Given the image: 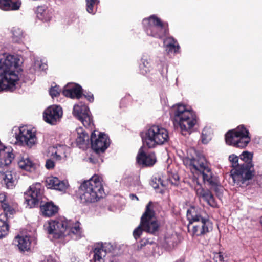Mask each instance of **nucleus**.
<instances>
[{
    "instance_id": "obj_1",
    "label": "nucleus",
    "mask_w": 262,
    "mask_h": 262,
    "mask_svg": "<svg viewBox=\"0 0 262 262\" xmlns=\"http://www.w3.org/2000/svg\"><path fill=\"white\" fill-rule=\"evenodd\" d=\"M20 60L14 55H0V91H13L19 80L18 75Z\"/></svg>"
},
{
    "instance_id": "obj_2",
    "label": "nucleus",
    "mask_w": 262,
    "mask_h": 262,
    "mask_svg": "<svg viewBox=\"0 0 262 262\" xmlns=\"http://www.w3.org/2000/svg\"><path fill=\"white\" fill-rule=\"evenodd\" d=\"M170 115L174 125L179 127L182 134H190L197 123L195 112L187 105H173L170 110Z\"/></svg>"
},
{
    "instance_id": "obj_3",
    "label": "nucleus",
    "mask_w": 262,
    "mask_h": 262,
    "mask_svg": "<svg viewBox=\"0 0 262 262\" xmlns=\"http://www.w3.org/2000/svg\"><path fill=\"white\" fill-rule=\"evenodd\" d=\"M188 230L193 235L200 236L210 231L212 223L205 211L199 207L191 206L187 211Z\"/></svg>"
},
{
    "instance_id": "obj_4",
    "label": "nucleus",
    "mask_w": 262,
    "mask_h": 262,
    "mask_svg": "<svg viewBox=\"0 0 262 262\" xmlns=\"http://www.w3.org/2000/svg\"><path fill=\"white\" fill-rule=\"evenodd\" d=\"M102 178L94 175L89 180L83 182L79 189L80 201L83 204L94 203L104 195Z\"/></svg>"
},
{
    "instance_id": "obj_5",
    "label": "nucleus",
    "mask_w": 262,
    "mask_h": 262,
    "mask_svg": "<svg viewBox=\"0 0 262 262\" xmlns=\"http://www.w3.org/2000/svg\"><path fill=\"white\" fill-rule=\"evenodd\" d=\"M14 158L11 147L0 144V182L7 189H13L16 185V173L12 170L4 171L3 167L10 164Z\"/></svg>"
},
{
    "instance_id": "obj_6",
    "label": "nucleus",
    "mask_w": 262,
    "mask_h": 262,
    "mask_svg": "<svg viewBox=\"0 0 262 262\" xmlns=\"http://www.w3.org/2000/svg\"><path fill=\"white\" fill-rule=\"evenodd\" d=\"M239 157L235 154L229 156L228 160L232 169L230 171V177L234 185L239 187L247 185V181L253 177V170L249 165L239 164Z\"/></svg>"
},
{
    "instance_id": "obj_7",
    "label": "nucleus",
    "mask_w": 262,
    "mask_h": 262,
    "mask_svg": "<svg viewBox=\"0 0 262 262\" xmlns=\"http://www.w3.org/2000/svg\"><path fill=\"white\" fill-rule=\"evenodd\" d=\"M169 138L168 130L160 125L149 126L142 135L143 142L149 148L165 144Z\"/></svg>"
},
{
    "instance_id": "obj_8",
    "label": "nucleus",
    "mask_w": 262,
    "mask_h": 262,
    "mask_svg": "<svg viewBox=\"0 0 262 262\" xmlns=\"http://www.w3.org/2000/svg\"><path fill=\"white\" fill-rule=\"evenodd\" d=\"M250 141L249 132L243 125L228 131L225 135L226 144L237 148L246 147Z\"/></svg>"
},
{
    "instance_id": "obj_9",
    "label": "nucleus",
    "mask_w": 262,
    "mask_h": 262,
    "mask_svg": "<svg viewBox=\"0 0 262 262\" xmlns=\"http://www.w3.org/2000/svg\"><path fill=\"white\" fill-rule=\"evenodd\" d=\"M144 29L146 34L157 38H161L168 32L166 23H163L155 15L144 18L142 21Z\"/></svg>"
},
{
    "instance_id": "obj_10",
    "label": "nucleus",
    "mask_w": 262,
    "mask_h": 262,
    "mask_svg": "<svg viewBox=\"0 0 262 262\" xmlns=\"http://www.w3.org/2000/svg\"><path fill=\"white\" fill-rule=\"evenodd\" d=\"M151 206V202H149L141 217L140 224L133 232L134 237L136 239L140 237L143 231L152 233L158 230V225L155 218L154 212L150 208Z\"/></svg>"
},
{
    "instance_id": "obj_11",
    "label": "nucleus",
    "mask_w": 262,
    "mask_h": 262,
    "mask_svg": "<svg viewBox=\"0 0 262 262\" xmlns=\"http://www.w3.org/2000/svg\"><path fill=\"white\" fill-rule=\"evenodd\" d=\"M12 134L15 136L16 142L23 146L31 148L37 143L35 131L30 127L14 126L12 129Z\"/></svg>"
},
{
    "instance_id": "obj_12",
    "label": "nucleus",
    "mask_w": 262,
    "mask_h": 262,
    "mask_svg": "<svg viewBox=\"0 0 262 262\" xmlns=\"http://www.w3.org/2000/svg\"><path fill=\"white\" fill-rule=\"evenodd\" d=\"M68 223V221L64 218H59L49 221L44 225V228L50 238L62 240L66 236Z\"/></svg>"
},
{
    "instance_id": "obj_13",
    "label": "nucleus",
    "mask_w": 262,
    "mask_h": 262,
    "mask_svg": "<svg viewBox=\"0 0 262 262\" xmlns=\"http://www.w3.org/2000/svg\"><path fill=\"white\" fill-rule=\"evenodd\" d=\"M42 193V185L40 183L31 185L24 194L27 206L31 208L38 205L41 199Z\"/></svg>"
},
{
    "instance_id": "obj_14",
    "label": "nucleus",
    "mask_w": 262,
    "mask_h": 262,
    "mask_svg": "<svg viewBox=\"0 0 262 262\" xmlns=\"http://www.w3.org/2000/svg\"><path fill=\"white\" fill-rule=\"evenodd\" d=\"M91 142L92 148L96 153L104 152L110 144V140L108 136L97 130H94L92 133Z\"/></svg>"
},
{
    "instance_id": "obj_15",
    "label": "nucleus",
    "mask_w": 262,
    "mask_h": 262,
    "mask_svg": "<svg viewBox=\"0 0 262 262\" xmlns=\"http://www.w3.org/2000/svg\"><path fill=\"white\" fill-rule=\"evenodd\" d=\"M184 164L188 168L192 173L199 175L208 166L206 160L203 156L197 155L195 157H185L183 160Z\"/></svg>"
},
{
    "instance_id": "obj_16",
    "label": "nucleus",
    "mask_w": 262,
    "mask_h": 262,
    "mask_svg": "<svg viewBox=\"0 0 262 262\" xmlns=\"http://www.w3.org/2000/svg\"><path fill=\"white\" fill-rule=\"evenodd\" d=\"M62 108L58 105H51L46 108L43 114V120L48 123L55 125L62 117Z\"/></svg>"
},
{
    "instance_id": "obj_17",
    "label": "nucleus",
    "mask_w": 262,
    "mask_h": 262,
    "mask_svg": "<svg viewBox=\"0 0 262 262\" xmlns=\"http://www.w3.org/2000/svg\"><path fill=\"white\" fill-rule=\"evenodd\" d=\"M69 148L65 145H58L56 146H50L47 151V156L57 161L65 160L67 157V152Z\"/></svg>"
},
{
    "instance_id": "obj_18",
    "label": "nucleus",
    "mask_w": 262,
    "mask_h": 262,
    "mask_svg": "<svg viewBox=\"0 0 262 262\" xmlns=\"http://www.w3.org/2000/svg\"><path fill=\"white\" fill-rule=\"evenodd\" d=\"M196 183L197 186L195 187L194 189L196 195L199 198L202 199L206 202L209 206L214 208L216 207L217 206V203L210 191L203 189L197 180H196Z\"/></svg>"
},
{
    "instance_id": "obj_19",
    "label": "nucleus",
    "mask_w": 262,
    "mask_h": 262,
    "mask_svg": "<svg viewBox=\"0 0 262 262\" xmlns=\"http://www.w3.org/2000/svg\"><path fill=\"white\" fill-rule=\"evenodd\" d=\"M45 184L49 189H53L62 192H65L69 186L67 181H61L58 178L49 177L46 178Z\"/></svg>"
},
{
    "instance_id": "obj_20",
    "label": "nucleus",
    "mask_w": 262,
    "mask_h": 262,
    "mask_svg": "<svg viewBox=\"0 0 262 262\" xmlns=\"http://www.w3.org/2000/svg\"><path fill=\"white\" fill-rule=\"evenodd\" d=\"M112 246L109 243L97 244L93 248L94 262H103L106 253L110 251Z\"/></svg>"
},
{
    "instance_id": "obj_21",
    "label": "nucleus",
    "mask_w": 262,
    "mask_h": 262,
    "mask_svg": "<svg viewBox=\"0 0 262 262\" xmlns=\"http://www.w3.org/2000/svg\"><path fill=\"white\" fill-rule=\"evenodd\" d=\"M17 162L20 169L30 172H35L39 166L25 155L19 156L17 159Z\"/></svg>"
},
{
    "instance_id": "obj_22",
    "label": "nucleus",
    "mask_w": 262,
    "mask_h": 262,
    "mask_svg": "<svg viewBox=\"0 0 262 262\" xmlns=\"http://www.w3.org/2000/svg\"><path fill=\"white\" fill-rule=\"evenodd\" d=\"M137 162L143 166H151L155 164L157 158L154 153H145L141 148L137 156Z\"/></svg>"
},
{
    "instance_id": "obj_23",
    "label": "nucleus",
    "mask_w": 262,
    "mask_h": 262,
    "mask_svg": "<svg viewBox=\"0 0 262 262\" xmlns=\"http://www.w3.org/2000/svg\"><path fill=\"white\" fill-rule=\"evenodd\" d=\"M63 94L72 99H79L82 96V88L79 84L72 83L68 84L62 92Z\"/></svg>"
},
{
    "instance_id": "obj_24",
    "label": "nucleus",
    "mask_w": 262,
    "mask_h": 262,
    "mask_svg": "<svg viewBox=\"0 0 262 262\" xmlns=\"http://www.w3.org/2000/svg\"><path fill=\"white\" fill-rule=\"evenodd\" d=\"M68 226L67 227L66 236H70L71 238L74 240L80 239L82 236V232L80 223L78 222H72L68 221Z\"/></svg>"
},
{
    "instance_id": "obj_25",
    "label": "nucleus",
    "mask_w": 262,
    "mask_h": 262,
    "mask_svg": "<svg viewBox=\"0 0 262 262\" xmlns=\"http://www.w3.org/2000/svg\"><path fill=\"white\" fill-rule=\"evenodd\" d=\"M163 46L165 51L168 54L175 55L180 52V47L177 40L172 37H168L164 39Z\"/></svg>"
},
{
    "instance_id": "obj_26",
    "label": "nucleus",
    "mask_w": 262,
    "mask_h": 262,
    "mask_svg": "<svg viewBox=\"0 0 262 262\" xmlns=\"http://www.w3.org/2000/svg\"><path fill=\"white\" fill-rule=\"evenodd\" d=\"M21 5L20 0H0V9L5 11H16Z\"/></svg>"
},
{
    "instance_id": "obj_27",
    "label": "nucleus",
    "mask_w": 262,
    "mask_h": 262,
    "mask_svg": "<svg viewBox=\"0 0 262 262\" xmlns=\"http://www.w3.org/2000/svg\"><path fill=\"white\" fill-rule=\"evenodd\" d=\"M199 174L202 176L204 183L207 184L209 186L215 185L216 181H217L216 177L213 175L208 165L203 170L201 171Z\"/></svg>"
},
{
    "instance_id": "obj_28",
    "label": "nucleus",
    "mask_w": 262,
    "mask_h": 262,
    "mask_svg": "<svg viewBox=\"0 0 262 262\" xmlns=\"http://www.w3.org/2000/svg\"><path fill=\"white\" fill-rule=\"evenodd\" d=\"M77 136L76 141L79 148L85 147L89 143V137L82 127H79L76 129Z\"/></svg>"
},
{
    "instance_id": "obj_29",
    "label": "nucleus",
    "mask_w": 262,
    "mask_h": 262,
    "mask_svg": "<svg viewBox=\"0 0 262 262\" xmlns=\"http://www.w3.org/2000/svg\"><path fill=\"white\" fill-rule=\"evenodd\" d=\"M37 18L42 21H48L52 18V12L45 6H38L36 10Z\"/></svg>"
},
{
    "instance_id": "obj_30",
    "label": "nucleus",
    "mask_w": 262,
    "mask_h": 262,
    "mask_svg": "<svg viewBox=\"0 0 262 262\" xmlns=\"http://www.w3.org/2000/svg\"><path fill=\"white\" fill-rule=\"evenodd\" d=\"M78 109H79L78 106H76L75 112L78 116V118L77 119L81 122L83 126L86 128L92 129L94 123L91 112L85 113V114L81 117V116H79V113L77 112Z\"/></svg>"
},
{
    "instance_id": "obj_31",
    "label": "nucleus",
    "mask_w": 262,
    "mask_h": 262,
    "mask_svg": "<svg viewBox=\"0 0 262 262\" xmlns=\"http://www.w3.org/2000/svg\"><path fill=\"white\" fill-rule=\"evenodd\" d=\"M40 210L42 214L47 217L55 215L58 210V208L51 202H48L41 206Z\"/></svg>"
},
{
    "instance_id": "obj_32",
    "label": "nucleus",
    "mask_w": 262,
    "mask_h": 262,
    "mask_svg": "<svg viewBox=\"0 0 262 262\" xmlns=\"http://www.w3.org/2000/svg\"><path fill=\"white\" fill-rule=\"evenodd\" d=\"M15 242L21 251H28L30 249L31 242L30 237L28 236H17L15 238Z\"/></svg>"
},
{
    "instance_id": "obj_33",
    "label": "nucleus",
    "mask_w": 262,
    "mask_h": 262,
    "mask_svg": "<svg viewBox=\"0 0 262 262\" xmlns=\"http://www.w3.org/2000/svg\"><path fill=\"white\" fill-rule=\"evenodd\" d=\"M151 69V66L150 61L146 57H143L141 59L139 64V70L142 74L145 75L150 72Z\"/></svg>"
},
{
    "instance_id": "obj_34",
    "label": "nucleus",
    "mask_w": 262,
    "mask_h": 262,
    "mask_svg": "<svg viewBox=\"0 0 262 262\" xmlns=\"http://www.w3.org/2000/svg\"><path fill=\"white\" fill-rule=\"evenodd\" d=\"M11 37L13 42L19 43L20 42L23 38V30L19 27H13L11 31Z\"/></svg>"
},
{
    "instance_id": "obj_35",
    "label": "nucleus",
    "mask_w": 262,
    "mask_h": 262,
    "mask_svg": "<svg viewBox=\"0 0 262 262\" xmlns=\"http://www.w3.org/2000/svg\"><path fill=\"white\" fill-rule=\"evenodd\" d=\"M253 158V154L248 151H243L239 156L241 160L244 162V163H242L243 165H250L251 167V169L254 172V168L253 165L251 163Z\"/></svg>"
},
{
    "instance_id": "obj_36",
    "label": "nucleus",
    "mask_w": 262,
    "mask_h": 262,
    "mask_svg": "<svg viewBox=\"0 0 262 262\" xmlns=\"http://www.w3.org/2000/svg\"><path fill=\"white\" fill-rule=\"evenodd\" d=\"M86 11L91 14H95L97 11V6L99 3V0H85Z\"/></svg>"
},
{
    "instance_id": "obj_37",
    "label": "nucleus",
    "mask_w": 262,
    "mask_h": 262,
    "mask_svg": "<svg viewBox=\"0 0 262 262\" xmlns=\"http://www.w3.org/2000/svg\"><path fill=\"white\" fill-rule=\"evenodd\" d=\"M1 207L7 215H12L15 212L17 204L15 203H9L8 201L1 205Z\"/></svg>"
},
{
    "instance_id": "obj_38",
    "label": "nucleus",
    "mask_w": 262,
    "mask_h": 262,
    "mask_svg": "<svg viewBox=\"0 0 262 262\" xmlns=\"http://www.w3.org/2000/svg\"><path fill=\"white\" fill-rule=\"evenodd\" d=\"M212 130L209 127H205L202 132L201 140L203 144H207L211 139Z\"/></svg>"
},
{
    "instance_id": "obj_39",
    "label": "nucleus",
    "mask_w": 262,
    "mask_h": 262,
    "mask_svg": "<svg viewBox=\"0 0 262 262\" xmlns=\"http://www.w3.org/2000/svg\"><path fill=\"white\" fill-rule=\"evenodd\" d=\"M76 106H78L79 109H78L77 112L79 113V115H80L79 116H81V117L83 116V115L85 114V113H88L89 112H90L88 106L85 105V104H83L81 102L75 104L73 107V114L77 118H78V116L75 112V109Z\"/></svg>"
},
{
    "instance_id": "obj_40",
    "label": "nucleus",
    "mask_w": 262,
    "mask_h": 262,
    "mask_svg": "<svg viewBox=\"0 0 262 262\" xmlns=\"http://www.w3.org/2000/svg\"><path fill=\"white\" fill-rule=\"evenodd\" d=\"M9 226L8 223L0 219V239L8 234Z\"/></svg>"
},
{
    "instance_id": "obj_41",
    "label": "nucleus",
    "mask_w": 262,
    "mask_h": 262,
    "mask_svg": "<svg viewBox=\"0 0 262 262\" xmlns=\"http://www.w3.org/2000/svg\"><path fill=\"white\" fill-rule=\"evenodd\" d=\"M33 68L34 71H43L47 68L46 63H43L39 58H35L34 60Z\"/></svg>"
},
{
    "instance_id": "obj_42",
    "label": "nucleus",
    "mask_w": 262,
    "mask_h": 262,
    "mask_svg": "<svg viewBox=\"0 0 262 262\" xmlns=\"http://www.w3.org/2000/svg\"><path fill=\"white\" fill-rule=\"evenodd\" d=\"M60 90L59 86L55 85V86L52 87L49 93L51 96L53 98L55 97H57L59 95Z\"/></svg>"
},
{
    "instance_id": "obj_43",
    "label": "nucleus",
    "mask_w": 262,
    "mask_h": 262,
    "mask_svg": "<svg viewBox=\"0 0 262 262\" xmlns=\"http://www.w3.org/2000/svg\"><path fill=\"white\" fill-rule=\"evenodd\" d=\"M211 189H213L218 196H220L223 192V188L219 185L217 181H216L215 186H210Z\"/></svg>"
},
{
    "instance_id": "obj_44",
    "label": "nucleus",
    "mask_w": 262,
    "mask_h": 262,
    "mask_svg": "<svg viewBox=\"0 0 262 262\" xmlns=\"http://www.w3.org/2000/svg\"><path fill=\"white\" fill-rule=\"evenodd\" d=\"M214 259L216 261H224V256L223 252H220L218 253H214Z\"/></svg>"
},
{
    "instance_id": "obj_45",
    "label": "nucleus",
    "mask_w": 262,
    "mask_h": 262,
    "mask_svg": "<svg viewBox=\"0 0 262 262\" xmlns=\"http://www.w3.org/2000/svg\"><path fill=\"white\" fill-rule=\"evenodd\" d=\"M55 167L54 162L51 159H47L46 163V167L47 169L50 170L52 169Z\"/></svg>"
},
{
    "instance_id": "obj_46",
    "label": "nucleus",
    "mask_w": 262,
    "mask_h": 262,
    "mask_svg": "<svg viewBox=\"0 0 262 262\" xmlns=\"http://www.w3.org/2000/svg\"><path fill=\"white\" fill-rule=\"evenodd\" d=\"M41 262H58L56 259L52 256L49 255L44 256L41 260Z\"/></svg>"
},
{
    "instance_id": "obj_47",
    "label": "nucleus",
    "mask_w": 262,
    "mask_h": 262,
    "mask_svg": "<svg viewBox=\"0 0 262 262\" xmlns=\"http://www.w3.org/2000/svg\"><path fill=\"white\" fill-rule=\"evenodd\" d=\"M179 179V177L178 176V174H173V176L172 177V178H170L169 180V182L170 183H171L172 185H177L178 181Z\"/></svg>"
},
{
    "instance_id": "obj_48",
    "label": "nucleus",
    "mask_w": 262,
    "mask_h": 262,
    "mask_svg": "<svg viewBox=\"0 0 262 262\" xmlns=\"http://www.w3.org/2000/svg\"><path fill=\"white\" fill-rule=\"evenodd\" d=\"M158 182H156L155 183H154V181L151 182V185L152 186L153 188L155 189H157L159 188L160 185L163 186L164 184H163L162 180L161 179H159L157 180Z\"/></svg>"
},
{
    "instance_id": "obj_49",
    "label": "nucleus",
    "mask_w": 262,
    "mask_h": 262,
    "mask_svg": "<svg viewBox=\"0 0 262 262\" xmlns=\"http://www.w3.org/2000/svg\"><path fill=\"white\" fill-rule=\"evenodd\" d=\"M6 200V195L5 192H0V203H1V205L3 203H5L7 202Z\"/></svg>"
},
{
    "instance_id": "obj_50",
    "label": "nucleus",
    "mask_w": 262,
    "mask_h": 262,
    "mask_svg": "<svg viewBox=\"0 0 262 262\" xmlns=\"http://www.w3.org/2000/svg\"><path fill=\"white\" fill-rule=\"evenodd\" d=\"M85 97L90 102H93L94 100L93 95L91 93L88 94L87 95H84Z\"/></svg>"
},
{
    "instance_id": "obj_51",
    "label": "nucleus",
    "mask_w": 262,
    "mask_h": 262,
    "mask_svg": "<svg viewBox=\"0 0 262 262\" xmlns=\"http://www.w3.org/2000/svg\"><path fill=\"white\" fill-rule=\"evenodd\" d=\"M89 161L93 164H95L97 163L96 159H94V158L90 157L89 158Z\"/></svg>"
},
{
    "instance_id": "obj_52",
    "label": "nucleus",
    "mask_w": 262,
    "mask_h": 262,
    "mask_svg": "<svg viewBox=\"0 0 262 262\" xmlns=\"http://www.w3.org/2000/svg\"><path fill=\"white\" fill-rule=\"evenodd\" d=\"M130 198L133 200H138V197L136 195H134L133 194H130Z\"/></svg>"
},
{
    "instance_id": "obj_53",
    "label": "nucleus",
    "mask_w": 262,
    "mask_h": 262,
    "mask_svg": "<svg viewBox=\"0 0 262 262\" xmlns=\"http://www.w3.org/2000/svg\"><path fill=\"white\" fill-rule=\"evenodd\" d=\"M142 243H143L144 245L145 244V242L142 241ZM141 246H142L143 245V244L141 243Z\"/></svg>"
},
{
    "instance_id": "obj_54",
    "label": "nucleus",
    "mask_w": 262,
    "mask_h": 262,
    "mask_svg": "<svg viewBox=\"0 0 262 262\" xmlns=\"http://www.w3.org/2000/svg\"><path fill=\"white\" fill-rule=\"evenodd\" d=\"M167 243H168V244H170L169 242L168 241H167Z\"/></svg>"
},
{
    "instance_id": "obj_55",
    "label": "nucleus",
    "mask_w": 262,
    "mask_h": 262,
    "mask_svg": "<svg viewBox=\"0 0 262 262\" xmlns=\"http://www.w3.org/2000/svg\"><path fill=\"white\" fill-rule=\"evenodd\" d=\"M0 144H2L1 143H0Z\"/></svg>"
}]
</instances>
